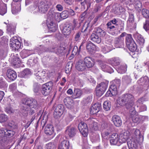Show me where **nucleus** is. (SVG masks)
I'll list each match as a JSON object with an SVG mask.
<instances>
[{
    "instance_id": "obj_1",
    "label": "nucleus",
    "mask_w": 149,
    "mask_h": 149,
    "mask_svg": "<svg viewBox=\"0 0 149 149\" xmlns=\"http://www.w3.org/2000/svg\"><path fill=\"white\" fill-rule=\"evenodd\" d=\"M134 97L132 94L126 93L123 95L117 100V103L122 106H125L126 108L130 110L134 107Z\"/></svg>"
},
{
    "instance_id": "obj_2",
    "label": "nucleus",
    "mask_w": 149,
    "mask_h": 149,
    "mask_svg": "<svg viewBox=\"0 0 149 149\" xmlns=\"http://www.w3.org/2000/svg\"><path fill=\"white\" fill-rule=\"evenodd\" d=\"M53 83L50 81L43 84L41 88V91L42 93L44 96L48 95L52 88Z\"/></svg>"
},
{
    "instance_id": "obj_3",
    "label": "nucleus",
    "mask_w": 149,
    "mask_h": 149,
    "mask_svg": "<svg viewBox=\"0 0 149 149\" xmlns=\"http://www.w3.org/2000/svg\"><path fill=\"white\" fill-rule=\"evenodd\" d=\"M107 87V84L104 82H101L96 88L95 90L96 96H101L106 91Z\"/></svg>"
},
{
    "instance_id": "obj_4",
    "label": "nucleus",
    "mask_w": 149,
    "mask_h": 149,
    "mask_svg": "<svg viewBox=\"0 0 149 149\" xmlns=\"http://www.w3.org/2000/svg\"><path fill=\"white\" fill-rule=\"evenodd\" d=\"M50 5L49 2L46 1H41L38 4V9L40 12L45 13L47 12Z\"/></svg>"
},
{
    "instance_id": "obj_5",
    "label": "nucleus",
    "mask_w": 149,
    "mask_h": 149,
    "mask_svg": "<svg viewBox=\"0 0 149 149\" xmlns=\"http://www.w3.org/2000/svg\"><path fill=\"white\" fill-rule=\"evenodd\" d=\"M78 128L84 136L86 137L88 133V129L87 125L84 122H82L79 124Z\"/></svg>"
},
{
    "instance_id": "obj_6",
    "label": "nucleus",
    "mask_w": 149,
    "mask_h": 149,
    "mask_svg": "<svg viewBox=\"0 0 149 149\" xmlns=\"http://www.w3.org/2000/svg\"><path fill=\"white\" fill-rule=\"evenodd\" d=\"M142 142L139 141L138 139L135 138H132L127 142L129 149H137L138 144Z\"/></svg>"
},
{
    "instance_id": "obj_7",
    "label": "nucleus",
    "mask_w": 149,
    "mask_h": 149,
    "mask_svg": "<svg viewBox=\"0 0 149 149\" xmlns=\"http://www.w3.org/2000/svg\"><path fill=\"white\" fill-rule=\"evenodd\" d=\"M15 134L13 131L3 128L0 129V135L1 137H12Z\"/></svg>"
},
{
    "instance_id": "obj_8",
    "label": "nucleus",
    "mask_w": 149,
    "mask_h": 149,
    "mask_svg": "<svg viewBox=\"0 0 149 149\" xmlns=\"http://www.w3.org/2000/svg\"><path fill=\"white\" fill-rule=\"evenodd\" d=\"M129 113L130 114V119L134 123H137L140 121L139 116L136 114L134 108H132V109L129 110Z\"/></svg>"
},
{
    "instance_id": "obj_9",
    "label": "nucleus",
    "mask_w": 149,
    "mask_h": 149,
    "mask_svg": "<svg viewBox=\"0 0 149 149\" xmlns=\"http://www.w3.org/2000/svg\"><path fill=\"white\" fill-rule=\"evenodd\" d=\"M29 108L37 109L38 107V104L36 100L33 99H28L24 102Z\"/></svg>"
},
{
    "instance_id": "obj_10",
    "label": "nucleus",
    "mask_w": 149,
    "mask_h": 149,
    "mask_svg": "<svg viewBox=\"0 0 149 149\" xmlns=\"http://www.w3.org/2000/svg\"><path fill=\"white\" fill-rule=\"evenodd\" d=\"M130 135L129 132L126 131L121 133L118 136L119 143H125Z\"/></svg>"
},
{
    "instance_id": "obj_11",
    "label": "nucleus",
    "mask_w": 149,
    "mask_h": 149,
    "mask_svg": "<svg viewBox=\"0 0 149 149\" xmlns=\"http://www.w3.org/2000/svg\"><path fill=\"white\" fill-rule=\"evenodd\" d=\"M87 122L89 124L90 129L92 132H93L98 130V126L97 123L91 119H88Z\"/></svg>"
},
{
    "instance_id": "obj_12",
    "label": "nucleus",
    "mask_w": 149,
    "mask_h": 149,
    "mask_svg": "<svg viewBox=\"0 0 149 149\" xmlns=\"http://www.w3.org/2000/svg\"><path fill=\"white\" fill-rule=\"evenodd\" d=\"M127 33L125 32H123L120 35L115 39V43L119 46H123L124 45V38H123L125 36Z\"/></svg>"
},
{
    "instance_id": "obj_13",
    "label": "nucleus",
    "mask_w": 149,
    "mask_h": 149,
    "mask_svg": "<svg viewBox=\"0 0 149 149\" xmlns=\"http://www.w3.org/2000/svg\"><path fill=\"white\" fill-rule=\"evenodd\" d=\"M119 140L118 134L117 133H114L111 136L110 143L111 145H119Z\"/></svg>"
},
{
    "instance_id": "obj_14",
    "label": "nucleus",
    "mask_w": 149,
    "mask_h": 149,
    "mask_svg": "<svg viewBox=\"0 0 149 149\" xmlns=\"http://www.w3.org/2000/svg\"><path fill=\"white\" fill-rule=\"evenodd\" d=\"M65 132L66 134L68 135L70 137H72L75 135L76 130L73 127L68 126L66 128Z\"/></svg>"
},
{
    "instance_id": "obj_15",
    "label": "nucleus",
    "mask_w": 149,
    "mask_h": 149,
    "mask_svg": "<svg viewBox=\"0 0 149 149\" xmlns=\"http://www.w3.org/2000/svg\"><path fill=\"white\" fill-rule=\"evenodd\" d=\"M101 104L99 103L93 104L90 109V113L91 114H95L97 113L100 110Z\"/></svg>"
},
{
    "instance_id": "obj_16",
    "label": "nucleus",
    "mask_w": 149,
    "mask_h": 149,
    "mask_svg": "<svg viewBox=\"0 0 149 149\" xmlns=\"http://www.w3.org/2000/svg\"><path fill=\"white\" fill-rule=\"evenodd\" d=\"M54 132V128L53 126L50 124H47L45 128V132L47 135H51Z\"/></svg>"
},
{
    "instance_id": "obj_17",
    "label": "nucleus",
    "mask_w": 149,
    "mask_h": 149,
    "mask_svg": "<svg viewBox=\"0 0 149 149\" xmlns=\"http://www.w3.org/2000/svg\"><path fill=\"white\" fill-rule=\"evenodd\" d=\"M86 47L87 52L90 53L91 54L96 50V47L95 45L90 41L86 43Z\"/></svg>"
},
{
    "instance_id": "obj_18",
    "label": "nucleus",
    "mask_w": 149,
    "mask_h": 149,
    "mask_svg": "<svg viewBox=\"0 0 149 149\" xmlns=\"http://www.w3.org/2000/svg\"><path fill=\"white\" fill-rule=\"evenodd\" d=\"M29 107L27 106L24 102L22 104L19 110V112L24 116H26L27 115L29 109Z\"/></svg>"
},
{
    "instance_id": "obj_19",
    "label": "nucleus",
    "mask_w": 149,
    "mask_h": 149,
    "mask_svg": "<svg viewBox=\"0 0 149 149\" xmlns=\"http://www.w3.org/2000/svg\"><path fill=\"white\" fill-rule=\"evenodd\" d=\"M7 76L9 79L13 81L16 78L17 74L15 71L10 69L7 70Z\"/></svg>"
},
{
    "instance_id": "obj_20",
    "label": "nucleus",
    "mask_w": 149,
    "mask_h": 149,
    "mask_svg": "<svg viewBox=\"0 0 149 149\" xmlns=\"http://www.w3.org/2000/svg\"><path fill=\"white\" fill-rule=\"evenodd\" d=\"M65 105L68 109H71L73 106V101L70 97H67L63 100Z\"/></svg>"
},
{
    "instance_id": "obj_21",
    "label": "nucleus",
    "mask_w": 149,
    "mask_h": 149,
    "mask_svg": "<svg viewBox=\"0 0 149 149\" xmlns=\"http://www.w3.org/2000/svg\"><path fill=\"white\" fill-rule=\"evenodd\" d=\"M112 120L114 125L116 127H120L122 125V120L120 117L118 115H113L112 117Z\"/></svg>"
},
{
    "instance_id": "obj_22",
    "label": "nucleus",
    "mask_w": 149,
    "mask_h": 149,
    "mask_svg": "<svg viewBox=\"0 0 149 149\" xmlns=\"http://www.w3.org/2000/svg\"><path fill=\"white\" fill-rule=\"evenodd\" d=\"M10 45L15 49H17L20 47L21 43L18 40L15 39L10 41Z\"/></svg>"
},
{
    "instance_id": "obj_23",
    "label": "nucleus",
    "mask_w": 149,
    "mask_h": 149,
    "mask_svg": "<svg viewBox=\"0 0 149 149\" xmlns=\"http://www.w3.org/2000/svg\"><path fill=\"white\" fill-rule=\"evenodd\" d=\"M85 65L88 68L92 67L94 65V62L90 57H86L84 60Z\"/></svg>"
},
{
    "instance_id": "obj_24",
    "label": "nucleus",
    "mask_w": 149,
    "mask_h": 149,
    "mask_svg": "<svg viewBox=\"0 0 149 149\" xmlns=\"http://www.w3.org/2000/svg\"><path fill=\"white\" fill-rule=\"evenodd\" d=\"M83 94L82 91L78 88L74 89L72 97L73 99L79 98L81 97Z\"/></svg>"
},
{
    "instance_id": "obj_25",
    "label": "nucleus",
    "mask_w": 149,
    "mask_h": 149,
    "mask_svg": "<svg viewBox=\"0 0 149 149\" xmlns=\"http://www.w3.org/2000/svg\"><path fill=\"white\" fill-rule=\"evenodd\" d=\"M134 37L140 45H143L145 42V40L141 35L138 33H136L134 35Z\"/></svg>"
},
{
    "instance_id": "obj_26",
    "label": "nucleus",
    "mask_w": 149,
    "mask_h": 149,
    "mask_svg": "<svg viewBox=\"0 0 149 149\" xmlns=\"http://www.w3.org/2000/svg\"><path fill=\"white\" fill-rule=\"evenodd\" d=\"M94 32L100 38L104 37L106 33L105 31L99 27L95 28L94 29Z\"/></svg>"
},
{
    "instance_id": "obj_27",
    "label": "nucleus",
    "mask_w": 149,
    "mask_h": 149,
    "mask_svg": "<svg viewBox=\"0 0 149 149\" xmlns=\"http://www.w3.org/2000/svg\"><path fill=\"white\" fill-rule=\"evenodd\" d=\"M71 30H73L72 27L70 26V24H69L63 27L62 32L64 35L66 36L70 33Z\"/></svg>"
},
{
    "instance_id": "obj_28",
    "label": "nucleus",
    "mask_w": 149,
    "mask_h": 149,
    "mask_svg": "<svg viewBox=\"0 0 149 149\" xmlns=\"http://www.w3.org/2000/svg\"><path fill=\"white\" fill-rule=\"evenodd\" d=\"M90 40L94 42L100 43L101 42V38L95 33H93L90 37Z\"/></svg>"
},
{
    "instance_id": "obj_29",
    "label": "nucleus",
    "mask_w": 149,
    "mask_h": 149,
    "mask_svg": "<svg viewBox=\"0 0 149 149\" xmlns=\"http://www.w3.org/2000/svg\"><path fill=\"white\" fill-rule=\"evenodd\" d=\"M108 62L109 64L113 66H117L120 63V59L117 58H113L109 59Z\"/></svg>"
},
{
    "instance_id": "obj_30",
    "label": "nucleus",
    "mask_w": 149,
    "mask_h": 149,
    "mask_svg": "<svg viewBox=\"0 0 149 149\" xmlns=\"http://www.w3.org/2000/svg\"><path fill=\"white\" fill-rule=\"evenodd\" d=\"M76 68L79 71H83L85 70L86 67L83 61H80L76 64Z\"/></svg>"
},
{
    "instance_id": "obj_31",
    "label": "nucleus",
    "mask_w": 149,
    "mask_h": 149,
    "mask_svg": "<svg viewBox=\"0 0 149 149\" xmlns=\"http://www.w3.org/2000/svg\"><path fill=\"white\" fill-rule=\"evenodd\" d=\"M69 141L66 140L61 142L58 146V149H69Z\"/></svg>"
},
{
    "instance_id": "obj_32",
    "label": "nucleus",
    "mask_w": 149,
    "mask_h": 149,
    "mask_svg": "<svg viewBox=\"0 0 149 149\" xmlns=\"http://www.w3.org/2000/svg\"><path fill=\"white\" fill-rule=\"evenodd\" d=\"M124 9L122 6L119 5H118L117 6H115L113 9V12L116 15H119L121 13L124 11Z\"/></svg>"
},
{
    "instance_id": "obj_33",
    "label": "nucleus",
    "mask_w": 149,
    "mask_h": 149,
    "mask_svg": "<svg viewBox=\"0 0 149 149\" xmlns=\"http://www.w3.org/2000/svg\"><path fill=\"white\" fill-rule=\"evenodd\" d=\"M135 136L133 138H135L138 140L139 141L142 142L143 138L142 135H141L140 131L138 129H136L134 131Z\"/></svg>"
},
{
    "instance_id": "obj_34",
    "label": "nucleus",
    "mask_w": 149,
    "mask_h": 149,
    "mask_svg": "<svg viewBox=\"0 0 149 149\" xmlns=\"http://www.w3.org/2000/svg\"><path fill=\"white\" fill-rule=\"evenodd\" d=\"M6 5L0 1V14L3 15L6 13Z\"/></svg>"
},
{
    "instance_id": "obj_35",
    "label": "nucleus",
    "mask_w": 149,
    "mask_h": 149,
    "mask_svg": "<svg viewBox=\"0 0 149 149\" xmlns=\"http://www.w3.org/2000/svg\"><path fill=\"white\" fill-rule=\"evenodd\" d=\"M134 22V16L132 14L130 13L128 20L127 21V24L129 27L132 26V23Z\"/></svg>"
},
{
    "instance_id": "obj_36",
    "label": "nucleus",
    "mask_w": 149,
    "mask_h": 149,
    "mask_svg": "<svg viewBox=\"0 0 149 149\" xmlns=\"http://www.w3.org/2000/svg\"><path fill=\"white\" fill-rule=\"evenodd\" d=\"M55 12L53 11H49L48 13V20L50 21V23H52V21L54 22V18H55Z\"/></svg>"
},
{
    "instance_id": "obj_37",
    "label": "nucleus",
    "mask_w": 149,
    "mask_h": 149,
    "mask_svg": "<svg viewBox=\"0 0 149 149\" xmlns=\"http://www.w3.org/2000/svg\"><path fill=\"white\" fill-rule=\"evenodd\" d=\"M129 45H127L128 48L132 52L135 51L137 49V46L134 42H132Z\"/></svg>"
},
{
    "instance_id": "obj_38",
    "label": "nucleus",
    "mask_w": 149,
    "mask_h": 149,
    "mask_svg": "<svg viewBox=\"0 0 149 149\" xmlns=\"http://www.w3.org/2000/svg\"><path fill=\"white\" fill-rule=\"evenodd\" d=\"M31 74V71L28 69H26L21 72L19 75L21 77H27Z\"/></svg>"
},
{
    "instance_id": "obj_39",
    "label": "nucleus",
    "mask_w": 149,
    "mask_h": 149,
    "mask_svg": "<svg viewBox=\"0 0 149 149\" xmlns=\"http://www.w3.org/2000/svg\"><path fill=\"white\" fill-rule=\"evenodd\" d=\"M125 36H126L125 38L126 43L127 45H129V44H130V43L134 42L132 38L131 34H127Z\"/></svg>"
},
{
    "instance_id": "obj_40",
    "label": "nucleus",
    "mask_w": 149,
    "mask_h": 149,
    "mask_svg": "<svg viewBox=\"0 0 149 149\" xmlns=\"http://www.w3.org/2000/svg\"><path fill=\"white\" fill-rule=\"evenodd\" d=\"M127 68V66L126 65H121L118 68L117 71L120 74L124 73L126 71Z\"/></svg>"
},
{
    "instance_id": "obj_41",
    "label": "nucleus",
    "mask_w": 149,
    "mask_h": 149,
    "mask_svg": "<svg viewBox=\"0 0 149 149\" xmlns=\"http://www.w3.org/2000/svg\"><path fill=\"white\" fill-rule=\"evenodd\" d=\"M148 81V78L147 77H144L141 78L137 82L139 84L141 85H143L147 84Z\"/></svg>"
},
{
    "instance_id": "obj_42",
    "label": "nucleus",
    "mask_w": 149,
    "mask_h": 149,
    "mask_svg": "<svg viewBox=\"0 0 149 149\" xmlns=\"http://www.w3.org/2000/svg\"><path fill=\"white\" fill-rule=\"evenodd\" d=\"M103 108L106 111L109 110L111 107V102L108 101H105L103 104Z\"/></svg>"
},
{
    "instance_id": "obj_43",
    "label": "nucleus",
    "mask_w": 149,
    "mask_h": 149,
    "mask_svg": "<svg viewBox=\"0 0 149 149\" xmlns=\"http://www.w3.org/2000/svg\"><path fill=\"white\" fill-rule=\"evenodd\" d=\"M80 4L82 6H83L84 9L86 8V10H88L91 6V4L89 1L86 0H84L83 1L81 2Z\"/></svg>"
},
{
    "instance_id": "obj_44",
    "label": "nucleus",
    "mask_w": 149,
    "mask_h": 149,
    "mask_svg": "<svg viewBox=\"0 0 149 149\" xmlns=\"http://www.w3.org/2000/svg\"><path fill=\"white\" fill-rule=\"evenodd\" d=\"M90 26V23L88 22H86L83 25L81 29L82 32L85 33L87 31L88 28Z\"/></svg>"
},
{
    "instance_id": "obj_45",
    "label": "nucleus",
    "mask_w": 149,
    "mask_h": 149,
    "mask_svg": "<svg viewBox=\"0 0 149 149\" xmlns=\"http://www.w3.org/2000/svg\"><path fill=\"white\" fill-rule=\"evenodd\" d=\"M64 110V106L61 104H58L56 107L55 110L56 111L63 113Z\"/></svg>"
},
{
    "instance_id": "obj_46",
    "label": "nucleus",
    "mask_w": 149,
    "mask_h": 149,
    "mask_svg": "<svg viewBox=\"0 0 149 149\" xmlns=\"http://www.w3.org/2000/svg\"><path fill=\"white\" fill-rule=\"evenodd\" d=\"M112 92V93L113 95H116L117 93V86L115 85H111L109 88Z\"/></svg>"
},
{
    "instance_id": "obj_47",
    "label": "nucleus",
    "mask_w": 149,
    "mask_h": 149,
    "mask_svg": "<svg viewBox=\"0 0 149 149\" xmlns=\"http://www.w3.org/2000/svg\"><path fill=\"white\" fill-rule=\"evenodd\" d=\"M7 30L8 32L13 34H14V31H15L14 27L10 24H8Z\"/></svg>"
},
{
    "instance_id": "obj_48",
    "label": "nucleus",
    "mask_w": 149,
    "mask_h": 149,
    "mask_svg": "<svg viewBox=\"0 0 149 149\" xmlns=\"http://www.w3.org/2000/svg\"><path fill=\"white\" fill-rule=\"evenodd\" d=\"M8 119V117L6 115L1 114L0 115V123H3L7 121Z\"/></svg>"
},
{
    "instance_id": "obj_49",
    "label": "nucleus",
    "mask_w": 149,
    "mask_h": 149,
    "mask_svg": "<svg viewBox=\"0 0 149 149\" xmlns=\"http://www.w3.org/2000/svg\"><path fill=\"white\" fill-rule=\"evenodd\" d=\"M9 88L13 93H16L17 91V86L16 83H13L9 86Z\"/></svg>"
},
{
    "instance_id": "obj_50",
    "label": "nucleus",
    "mask_w": 149,
    "mask_h": 149,
    "mask_svg": "<svg viewBox=\"0 0 149 149\" xmlns=\"http://www.w3.org/2000/svg\"><path fill=\"white\" fill-rule=\"evenodd\" d=\"M134 5L136 9L138 10L139 9L138 11H141L140 8H141L142 6L141 3L138 0H137L136 1H134Z\"/></svg>"
},
{
    "instance_id": "obj_51",
    "label": "nucleus",
    "mask_w": 149,
    "mask_h": 149,
    "mask_svg": "<svg viewBox=\"0 0 149 149\" xmlns=\"http://www.w3.org/2000/svg\"><path fill=\"white\" fill-rule=\"evenodd\" d=\"M107 29L111 31H113L116 30L117 27L112 25L111 22H108L107 24Z\"/></svg>"
},
{
    "instance_id": "obj_52",
    "label": "nucleus",
    "mask_w": 149,
    "mask_h": 149,
    "mask_svg": "<svg viewBox=\"0 0 149 149\" xmlns=\"http://www.w3.org/2000/svg\"><path fill=\"white\" fill-rule=\"evenodd\" d=\"M141 13L143 16L146 19L149 18V11L147 9H143L141 11Z\"/></svg>"
},
{
    "instance_id": "obj_53",
    "label": "nucleus",
    "mask_w": 149,
    "mask_h": 149,
    "mask_svg": "<svg viewBox=\"0 0 149 149\" xmlns=\"http://www.w3.org/2000/svg\"><path fill=\"white\" fill-rule=\"evenodd\" d=\"M143 28L146 31L149 30V18L146 19L143 23Z\"/></svg>"
},
{
    "instance_id": "obj_54",
    "label": "nucleus",
    "mask_w": 149,
    "mask_h": 149,
    "mask_svg": "<svg viewBox=\"0 0 149 149\" xmlns=\"http://www.w3.org/2000/svg\"><path fill=\"white\" fill-rule=\"evenodd\" d=\"M7 86V83L5 81V79L4 78L1 77L0 78V88H4L6 87Z\"/></svg>"
},
{
    "instance_id": "obj_55",
    "label": "nucleus",
    "mask_w": 149,
    "mask_h": 149,
    "mask_svg": "<svg viewBox=\"0 0 149 149\" xmlns=\"http://www.w3.org/2000/svg\"><path fill=\"white\" fill-rule=\"evenodd\" d=\"M122 81L124 84H127L131 82V81L130 77L125 76L123 78Z\"/></svg>"
},
{
    "instance_id": "obj_56",
    "label": "nucleus",
    "mask_w": 149,
    "mask_h": 149,
    "mask_svg": "<svg viewBox=\"0 0 149 149\" xmlns=\"http://www.w3.org/2000/svg\"><path fill=\"white\" fill-rule=\"evenodd\" d=\"M49 24L50 31L53 32H55L56 30V27L54 22H53L52 21V23H50Z\"/></svg>"
},
{
    "instance_id": "obj_57",
    "label": "nucleus",
    "mask_w": 149,
    "mask_h": 149,
    "mask_svg": "<svg viewBox=\"0 0 149 149\" xmlns=\"http://www.w3.org/2000/svg\"><path fill=\"white\" fill-rule=\"evenodd\" d=\"M5 111L8 113L12 114L14 113V110L10 106H8L5 108Z\"/></svg>"
},
{
    "instance_id": "obj_58",
    "label": "nucleus",
    "mask_w": 149,
    "mask_h": 149,
    "mask_svg": "<svg viewBox=\"0 0 149 149\" xmlns=\"http://www.w3.org/2000/svg\"><path fill=\"white\" fill-rule=\"evenodd\" d=\"M80 47L79 49L78 50L77 47H74L73 49L72 52V55H76L77 54H79L80 52Z\"/></svg>"
},
{
    "instance_id": "obj_59",
    "label": "nucleus",
    "mask_w": 149,
    "mask_h": 149,
    "mask_svg": "<svg viewBox=\"0 0 149 149\" xmlns=\"http://www.w3.org/2000/svg\"><path fill=\"white\" fill-rule=\"evenodd\" d=\"M46 147L47 149H55L56 148L55 145L51 143L47 144Z\"/></svg>"
},
{
    "instance_id": "obj_60",
    "label": "nucleus",
    "mask_w": 149,
    "mask_h": 149,
    "mask_svg": "<svg viewBox=\"0 0 149 149\" xmlns=\"http://www.w3.org/2000/svg\"><path fill=\"white\" fill-rule=\"evenodd\" d=\"M8 126L13 129H16L17 127V125L14 121H11L8 124Z\"/></svg>"
},
{
    "instance_id": "obj_61",
    "label": "nucleus",
    "mask_w": 149,
    "mask_h": 149,
    "mask_svg": "<svg viewBox=\"0 0 149 149\" xmlns=\"http://www.w3.org/2000/svg\"><path fill=\"white\" fill-rule=\"evenodd\" d=\"M99 63L100 65V67L104 71H105V70L107 68L108 65H107L104 62L101 61H99Z\"/></svg>"
},
{
    "instance_id": "obj_62",
    "label": "nucleus",
    "mask_w": 149,
    "mask_h": 149,
    "mask_svg": "<svg viewBox=\"0 0 149 149\" xmlns=\"http://www.w3.org/2000/svg\"><path fill=\"white\" fill-rule=\"evenodd\" d=\"M62 113L59 112L58 111H56L55 110L54 112L53 113V115L54 118H60L62 115Z\"/></svg>"
},
{
    "instance_id": "obj_63",
    "label": "nucleus",
    "mask_w": 149,
    "mask_h": 149,
    "mask_svg": "<svg viewBox=\"0 0 149 149\" xmlns=\"http://www.w3.org/2000/svg\"><path fill=\"white\" fill-rule=\"evenodd\" d=\"M13 62L16 65L19 64L20 62L19 58L17 57H14L13 58Z\"/></svg>"
},
{
    "instance_id": "obj_64",
    "label": "nucleus",
    "mask_w": 149,
    "mask_h": 149,
    "mask_svg": "<svg viewBox=\"0 0 149 149\" xmlns=\"http://www.w3.org/2000/svg\"><path fill=\"white\" fill-rule=\"evenodd\" d=\"M73 25L71 24H70V26H71L72 27V29L73 30L77 26V19H74L72 22Z\"/></svg>"
}]
</instances>
